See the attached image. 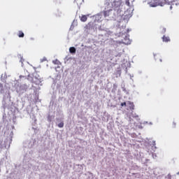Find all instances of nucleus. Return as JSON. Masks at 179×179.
Masks as SVG:
<instances>
[{"mask_svg": "<svg viewBox=\"0 0 179 179\" xmlns=\"http://www.w3.org/2000/svg\"><path fill=\"white\" fill-rule=\"evenodd\" d=\"M124 5L129 6V0H115L112 3L114 9H118L121 6H124Z\"/></svg>", "mask_w": 179, "mask_h": 179, "instance_id": "f257e3e1", "label": "nucleus"}, {"mask_svg": "<svg viewBox=\"0 0 179 179\" xmlns=\"http://www.w3.org/2000/svg\"><path fill=\"white\" fill-rule=\"evenodd\" d=\"M169 0H151L148 5L151 6V8H156V6H162V3H166Z\"/></svg>", "mask_w": 179, "mask_h": 179, "instance_id": "f03ea898", "label": "nucleus"}, {"mask_svg": "<svg viewBox=\"0 0 179 179\" xmlns=\"http://www.w3.org/2000/svg\"><path fill=\"white\" fill-rule=\"evenodd\" d=\"M28 80H30L31 83H34V85H40V83H41V80L37 77H34L30 79V76H29Z\"/></svg>", "mask_w": 179, "mask_h": 179, "instance_id": "7ed1b4c3", "label": "nucleus"}, {"mask_svg": "<svg viewBox=\"0 0 179 179\" xmlns=\"http://www.w3.org/2000/svg\"><path fill=\"white\" fill-rule=\"evenodd\" d=\"M111 12H113V9H109L108 10H104L103 12H101L99 16H102L103 15L104 17H108V16H111Z\"/></svg>", "mask_w": 179, "mask_h": 179, "instance_id": "20e7f679", "label": "nucleus"}, {"mask_svg": "<svg viewBox=\"0 0 179 179\" xmlns=\"http://www.w3.org/2000/svg\"><path fill=\"white\" fill-rule=\"evenodd\" d=\"M123 41V44H126V45H129L131 44V40L129 39V35H127L125 36V37L124 38V39L122 40Z\"/></svg>", "mask_w": 179, "mask_h": 179, "instance_id": "39448f33", "label": "nucleus"}, {"mask_svg": "<svg viewBox=\"0 0 179 179\" xmlns=\"http://www.w3.org/2000/svg\"><path fill=\"white\" fill-rule=\"evenodd\" d=\"M127 104L129 105V109L132 111V110H135V105L133 103V102L128 101Z\"/></svg>", "mask_w": 179, "mask_h": 179, "instance_id": "423d86ee", "label": "nucleus"}, {"mask_svg": "<svg viewBox=\"0 0 179 179\" xmlns=\"http://www.w3.org/2000/svg\"><path fill=\"white\" fill-rule=\"evenodd\" d=\"M162 41H164V43H169L170 41V37L164 35L162 37Z\"/></svg>", "mask_w": 179, "mask_h": 179, "instance_id": "0eeeda50", "label": "nucleus"}, {"mask_svg": "<svg viewBox=\"0 0 179 179\" xmlns=\"http://www.w3.org/2000/svg\"><path fill=\"white\" fill-rule=\"evenodd\" d=\"M69 51L71 54H75V52H76V48H75L74 47H71L69 48Z\"/></svg>", "mask_w": 179, "mask_h": 179, "instance_id": "6e6552de", "label": "nucleus"}, {"mask_svg": "<svg viewBox=\"0 0 179 179\" xmlns=\"http://www.w3.org/2000/svg\"><path fill=\"white\" fill-rule=\"evenodd\" d=\"M81 22H86L87 20V16L86 15H82L80 17Z\"/></svg>", "mask_w": 179, "mask_h": 179, "instance_id": "1a4fd4ad", "label": "nucleus"}, {"mask_svg": "<svg viewBox=\"0 0 179 179\" xmlns=\"http://www.w3.org/2000/svg\"><path fill=\"white\" fill-rule=\"evenodd\" d=\"M17 36L20 38H23V37H24V33H23V31H19Z\"/></svg>", "mask_w": 179, "mask_h": 179, "instance_id": "9d476101", "label": "nucleus"}, {"mask_svg": "<svg viewBox=\"0 0 179 179\" xmlns=\"http://www.w3.org/2000/svg\"><path fill=\"white\" fill-rule=\"evenodd\" d=\"M124 16H127V17H131L132 16V13L128 14V10L124 12Z\"/></svg>", "mask_w": 179, "mask_h": 179, "instance_id": "9b49d317", "label": "nucleus"}, {"mask_svg": "<svg viewBox=\"0 0 179 179\" xmlns=\"http://www.w3.org/2000/svg\"><path fill=\"white\" fill-rule=\"evenodd\" d=\"M59 128H64V122H61L58 124Z\"/></svg>", "mask_w": 179, "mask_h": 179, "instance_id": "f8f14e48", "label": "nucleus"}, {"mask_svg": "<svg viewBox=\"0 0 179 179\" xmlns=\"http://www.w3.org/2000/svg\"><path fill=\"white\" fill-rule=\"evenodd\" d=\"M161 32L162 33V34H164V33H166V28L161 27Z\"/></svg>", "mask_w": 179, "mask_h": 179, "instance_id": "ddd939ff", "label": "nucleus"}, {"mask_svg": "<svg viewBox=\"0 0 179 179\" xmlns=\"http://www.w3.org/2000/svg\"><path fill=\"white\" fill-rule=\"evenodd\" d=\"M176 126H177V123L176 122H173L172 123L173 128H176Z\"/></svg>", "mask_w": 179, "mask_h": 179, "instance_id": "4468645a", "label": "nucleus"}, {"mask_svg": "<svg viewBox=\"0 0 179 179\" xmlns=\"http://www.w3.org/2000/svg\"><path fill=\"white\" fill-rule=\"evenodd\" d=\"M124 106H127V102H123V103H121V106H122V107H124Z\"/></svg>", "mask_w": 179, "mask_h": 179, "instance_id": "2eb2a0df", "label": "nucleus"}, {"mask_svg": "<svg viewBox=\"0 0 179 179\" xmlns=\"http://www.w3.org/2000/svg\"><path fill=\"white\" fill-rule=\"evenodd\" d=\"M159 61H160V62H162V59H159Z\"/></svg>", "mask_w": 179, "mask_h": 179, "instance_id": "dca6fc26", "label": "nucleus"}, {"mask_svg": "<svg viewBox=\"0 0 179 179\" xmlns=\"http://www.w3.org/2000/svg\"><path fill=\"white\" fill-rule=\"evenodd\" d=\"M0 86H2V84H0Z\"/></svg>", "mask_w": 179, "mask_h": 179, "instance_id": "f3484780", "label": "nucleus"}, {"mask_svg": "<svg viewBox=\"0 0 179 179\" xmlns=\"http://www.w3.org/2000/svg\"><path fill=\"white\" fill-rule=\"evenodd\" d=\"M176 1H179V0H176Z\"/></svg>", "mask_w": 179, "mask_h": 179, "instance_id": "a211bd4d", "label": "nucleus"}]
</instances>
